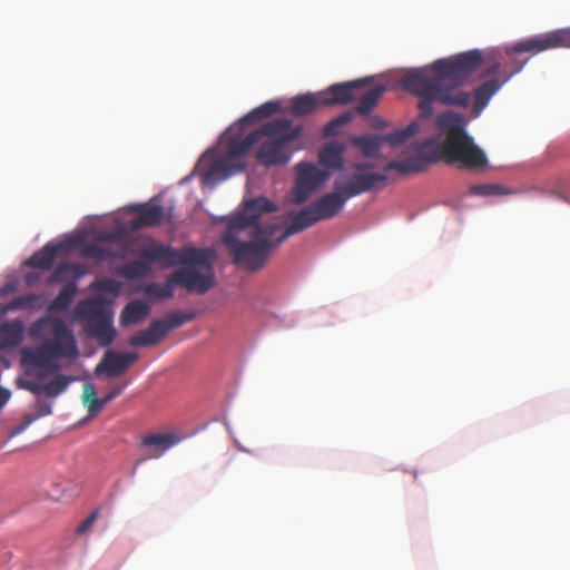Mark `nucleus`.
<instances>
[{
  "label": "nucleus",
  "mask_w": 570,
  "mask_h": 570,
  "mask_svg": "<svg viewBox=\"0 0 570 570\" xmlns=\"http://www.w3.org/2000/svg\"><path fill=\"white\" fill-rule=\"evenodd\" d=\"M480 50H469L450 58L434 61L424 68L407 71L401 82L403 88L420 98L419 110L423 118L433 114V102L466 107L471 95L461 90L469 77L483 63ZM489 61V59H485Z\"/></svg>",
  "instance_id": "obj_1"
},
{
  "label": "nucleus",
  "mask_w": 570,
  "mask_h": 570,
  "mask_svg": "<svg viewBox=\"0 0 570 570\" xmlns=\"http://www.w3.org/2000/svg\"><path fill=\"white\" fill-rule=\"evenodd\" d=\"M276 210L274 203L261 196L244 200L242 208L227 218L222 239L234 264L253 272L263 268L272 250L279 245L273 237L281 226L263 223L262 216Z\"/></svg>",
  "instance_id": "obj_2"
},
{
  "label": "nucleus",
  "mask_w": 570,
  "mask_h": 570,
  "mask_svg": "<svg viewBox=\"0 0 570 570\" xmlns=\"http://www.w3.org/2000/svg\"><path fill=\"white\" fill-rule=\"evenodd\" d=\"M141 254L149 261L161 263L166 267L183 265L184 267L170 274V281L190 293L205 294L216 284L213 269L216 252L212 248L177 249L157 240H150L141 248Z\"/></svg>",
  "instance_id": "obj_3"
},
{
  "label": "nucleus",
  "mask_w": 570,
  "mask_h": 570,
  "mask_svg": "<svg viewBox=\"0 0 570 570\" xmlns=\"http://www.w3.org/2000/svg\"><path fill=\"white\" fill-rule=\"evenodd\" d=\"M65 358H19V374L14 379L18 389L28 391L38 399L33 404L37 419L50 415L52 402L40 399L55 400L62 394L68 386L83 379L80 370L66 373Z\"/></svg>",
  "instance_id": "obj_4"
},
{
  "label": "nucleus",
  "mask_w": 570,
  "mask_h": 570,
  "mask_svg": "<svg viewBox=\"0 0 570 570\" xmlns=\"http://www.w3.org/2000/svg\"><path fill=\"white\" fill-rule=\"evenodd\" d=\"M436 128L444 135L443 141L433 147L449 164H458L461 168L481 170L487 168L485 153L474 144L468 135L465 118L456 112L445 111L438 116Z\"/></svg>",
  "instance_id": "obj_5"
},
{
  "label": "nucleus",
  "mask_w": 570,
  "mask_h": 570,
  "mask_svg": "<svg viewBox=\"0 0 570 570\" xmlns=\"http://www.w3.org/2000/svg\"><path fill=\"white\" fill-rule=\"evenodd\" d=\"M301 128L293 127L286 118L265 122L257 129L258 141L265 138L256 153L258 163L265 166L285 165L289 161V145L301 136Z\"/></svg>",
  "instance_id": "obj_6"
},
{
  "label": "nucleus",
  "mask_w": 570,
  "mask_h": 570,
  "mask_svg": "<svg viewBox=\"0 0 570 570\" xmlns=\"http://www.w3.org/2000/svg\"><path fill=\"white\" fill-rule=\"evenodd\" d=\"M30 334L37 338H46L39 353L23 348L20 356H79L75 336L60 318L46 316L36 321L30 327Z\"/></svg>",
  "instance_id": "obj_7"
},
{
  "label": "nucleus",
  "mask_w": 570,
  "mask_h": 570,
  "mask_svg": "<svg viewBox=\"0 0 570 570\" xmlns=\"http://www.w3.org/2000/svg\"><path fill=\"white\" fill-rule=\"evenodd\" d=\"M234 127H230L225 138V151L220 159L215 161L203 175L204 185H216L229 176L245 170L243 158L252 147L258 142L257 129L242 138L240 135H233Z\"/></svg>",
  "instance_id": "obj_8"
},
{
  "label": "nucleus",
  "mask_w": 570,
  "mask_h": 570,
  "mask_svg": "<svg viewBox=\"0 0 570 570\" xmlns=\"http://www.w3.org/2000/svg\"><path fill=\"white\" fill-rule=\"evenodd\" d=\"M76 318L86 320V331L101 346L110 345L116 337V330L112 326V312L98 298H86L80 301L75 309Z\"/></svg>",
  "instance_id": "obj_9"
},
{
  "label": "nucleus",
  "mask_w": 570,
  "mask_h": 570,
  "mask_svg": "<svg viewBox=\"0 0 570 570\" xmlns=\"http://www.w3.org/2000/svg\"><path fill=\"white\" fill-rule=\"evenodd\" d=\"M195 317L193 312L174 311L163 320L151 322L147 330L139 332L130 338L132 346H151L157 344L171 330H175Z\"/></svg>",
  "instance_id": "obj_10"
},
{
  "label": "nucleus",
  "mask_w": 570,
  "mask_h": 570,
  "mask_svg": "<svg viewBox=\"0 0 570 570\" xmlns=\"http://www.w3.org/2000/svg\"><path fill=\"white\" fill-rule=\"evenodd\" d=\"M438 138H428L415 147V155L404 160H391L384 166V173L396 170L401 175H410L425 170L429 165L439 160V154L433 147Z\"/></svg>",
  "instance_id": "obj_11"
},
{
  "label": "nucleus",
  "mask_w": 570,
  "mask_h": 570,
  "mask_svg": "<svg viewBox=\"0 0 570 570\" xmlns=\"http://www.w3.org/2000/svg\"><path fill=\"white\" fill-rule=\"evenodd\" d=\"M544 35L535 36L532 38L524 39L522 41H519L512 46H507L500 51H498L497 59L484 69L483 77H491L494 75H499L501 72L502 65H504L505 68L511 67L512 69L510 71H507L505 69L502 71L503 79L502 82H507L513 75L521 71L523 66L527 63L528 59H520L518 58L519 53H531L537 55L541 51H534V50H520L521 45L529 40L538 39L543 37Z\"/></svg>",
  "instance_id": "obj_12"
},
{
  "label": "nucleus",
  "mask_w": 570,
  "mask_h": 570,
  "mask_svg": "<svg viewBox=\"0 0 570 570\" xmlns=\"http://www.w3.org/2000/svg\"><path fill=\"white\" fill-rule=\"evenodd\" d=\"M296 169L297 177L294 187V200L296 204H302L328 179L330 174L311 163H299Z\"/></svg>",
  "instance_id": "obj_13"
},
{
  "label": "nucleus",
  "mask_w": 570,
  "mask_h": 570,
  "mask_svg": "<svg viewBox=\"0 0 570 570\" xmlns=\"http://www.w3.org/2000/svg\"><path fill=\"white\" fill-rule=\"evenodd\" d=\"M386 180L387 175L385 173L356 171L354 175L350 176L346 181L342 183L341 180L336 179L335 184L337 185V188H340L344 194L345 198L348 199L351 197L370 191L374 188H382Z\"/></svg>",
  "instance_id": "obj_14"
},
{
  "label": "nucleus",
  "mask_w": 570,
  "mask_h": 570,
  "mask_svg": "<svg viewBox=\"0 0 570 570\" xmlns=\"http://www.w3.org/2000/svg\"><path fill=\"white\" fill-rule=\"evenodd\" d=\"M373 82L372 77H365L348 82L334 83L327 89L321 91L323 105H346L355 98V89L370 86Z\"/></svg>",
  "instance_id": "obj_15"
},
{
  "label": "nucleus",
  "mask_w": 570,
  "mask_h": 570,
  "mask_svg": "<svg viewBox=\"0 0 570 570\" xmlns=\"http://www.w3.org/2000/svg\"><path fill=\"white\" fill-rule=\"evenodd\" d=\"M180 442V438L174 432L149 433L140 439V448L147 453V459H158L166 451Z\"/></svg>",
  "instance_id": "obj_16"
},
{
  "label": "nucleus",
  "mask_w": 570,
  "mask_h": 570,
  "mask_svg": "<svg viewBox=\"0 0 570 570\" xmlns=\"http://www.w3.org/2000/svg\"><path fill=\"white\" fill-rule=\"evenodd\" d=\"M346 200L344 194L334 183V190L325 194L312 203L311 206L320 220H326L334 217L343 208Z\"/></svg>",
  "instance_id": "obj_17"
},
{
  "label": "nucleus",
  "mask_w": 570,
  "mask_h": 570,
  "mask_svg": "<svg viewBox=\"0 0 570 570\" xmlns=\"http://www.w3.org/2000/svg\"><path fill=\"white\" fill-rule=\"evenodd\" d=\"M559 47L570 48V28L558 29L544 33L541 38L529 40L521 45L520 50L546 51Z\"/></svg>",
  "instance_id": "obj_18"
},
{
  "label": "nucleus",
  "mask_w": 570,
  "mask_h": 570,
  "mask_svg": "<svg viewBox=\"0 0 570 570\" xmlns=\"http://www.w3.org/2000/svg\"><path fill=\"white\" fill-rule=\"evenodd\" d=\"M291 224L286 227L283 234L277 238V244H282L289 236L303 232L304 229L313 226L320 222L317 215L314 213L311 205L304 207L298 212H293L289 215Z\"/></svg>",
  "instance_id": "obj_19"
},
{
  "label": "nucleus",
  "mask_w": 570,
  "mask_h": 570,
  "mask_svg": "<svg viewBox=\"0 0 570 570\" xmlns=\"http://www.w3.org/2000/svg\"><path fill=\"white\" fill-rule=\"evenodd\" d=\"M134 210L137 213L131 223L135 229L158 226L164 219V207L157 204L136 205Z\"/></svg>",
  "instance_id": "obj_20"
},
{
  "label": "nucleus",
  "mask_w": 570,
  "mask_h": 570,
  "mask_svg": "<svg viewBox=\"0 0 570 570\" xmlns=\"http://www.w3.org/2000/svg\"><path fill=\"white\" fill-rule=\"evenodd\" d=\"M137 358H101L95 368V374L105 380H111L125 374Z\"/></svg>",
  "instance_id": "obj_21"
},
{
  "label": "nucleus",
  "mask_w": 570,
  "mask_h": 570,
  "mask_svg": "<svg viewBox=\"0 0 570 570\" xmlns=\"http://www.w3.org/2000/svg\"><path fill=\"white\" fill-rule=\"evenodd\" d=\"M322 107L325 106L322 102L321 91L298 95L291 100V112L296 117L311 115Z\"/></svg>",
  "instance_id": "obj_22"
},
{
  "label": "nucleus",
  "mask_w": 570,
  "mask_h": 570,
  "mask_svg": "<svg viewBox=\"0 0 570 570\" xmlns=\"http://www.w3.org/2000/svg\"><path fill=\"white\" fill-rule=\"evenodd\" d=\"M23 340V324L20 320L0 323V350L13 348Z\"/></svg>",
  "instance_id": "obj_23"
},
{
  "label": "nucleus",
  "mask_w": 570,
  "mask_h": 570,
  "mask_svg": "<svg viewBox=\"0 0 570 570\" xmlns=\"http://www.w3.org/2000/svg\"><path fill=\"white\" fill-rule=\"evenodd\" d=\"M67 247L65 243L47 244L27 261V265L48 271L53 266L58 254Z\"/></svg>",
  "instance_id": "obj_24"
},
{
  "label": "nucleus",
  "mask_w": 570,
  "mask_h": 570,
  "mask_svg": "<svg viewBox=\"0 0 570 570\" xmlns=\"http://www.w3.org/2000/svg\"><path fill=\"white\" fill-rule=\"evenodd\" d=\"M346 150V145L342 141H331L320 150L318 159L321 165L333 168L342 169L344 165L343 154Z\"/></svg>",
  "instance_id": "obj_25"
},
{
  "label": "nucleus",
  "mask_w": 570,
  "mask_h": 570,
  "mask_svg": "<svg viewBox=\"0 0 570 570\" xmlns=\"http://www.w3.org/2000/svg\"><path fill=\"white\" fill-rule=\"evenodd\" d=\"M504 82L498 78L484 81L474 90L473 111L478 116L488 105L492 96L502 87Z\"/></svg>",
  "instance_id": "obj_26"
},
{
  "label": "nucleus",
  "mask_w": 570,
  "mask_h": 570,
  "mask_svg": "<svg viewBox=\"0 0 570 570\" xmlns=\"http://www.w3.org/2000/svg\"><path fill=\"white\" fill-rule=\"evenodd\" d=\"M385 91L386 86L384 85H376L372 87L362 95L357 106L355 107V111L362 116L368 115L377 106L381 97Z\"/></svg>",
  "instance_id": "obj_27"
},
{
  "label": "nucleus",
  "mask_w": 570,
  "mask_h": 570,
  "mask_svg": "<svg viewBox=\"0 0 570 570\" xmlns=\"http://www.w3.org/2000/svg\"><path fill=\"white\" fill-rule=\"evenodd\" d=\"M150 307L142 301L135 299L128 303L121 312L120 323L122 325L136 324L144 320Z\"/></svg>",
  "instance_id": "obj_28"
},
{
  "label": "nucleus",
  "mask_w": 570,
  "mask_h": 570,
  "mask_svg": "<svg viewBox=\"0 0 570 570\" xmlns=\"http://www.w3.org/2000/svg\"><path fill=\"white\" fill-rule=\"evenodd\" d=\"M279 104L277 101H268L259 107L253 109L250 112H248L246 116H244L236 125V127H239L240 129H244L245 126L255 124L264 118H267L278 111Z\"/></svg>",
  "instance_id": "obj_29"
},
{
  "label": "nucleus",
  "mask_w": 570,
  "mask_h": 570,
  "mask_svg": "<svg viewBox=\"0 0 570 570\" xmlns=\"http://www.w3.org/2000/svg\"><path fill=\"white\" fill-rule=\"evenodd\" d=\"M351 142L358 147L365 157L373 158L380 153L383 140L381 135H363L353 137Z\"/></svg>",
  "instance_id": "obj_30"
},
{
  "label": "nucleus",
  "mask_w": 570,
  "mask_h": 570,
  "mask_svg": "<svg viewBox=\"0 0 570 570\" xmlns=\"http://www.w3.org/2000/svg\"><path fill=\"white\" fill-rule=\"evenodd\" d=\"M140 255L142 254L140 253ZM149 263L153 262L141 256L140 259H136L121 266L119 274L127 279H137L144 277L150 272Z\"/></svg>",
  "instance_id": "obj_31"
},
{
  "label": "nucleus",
  "mask_w": 570,
  "mask_h": 570,
  "mask_svg": "<svg viewBox=\"0 0 570 570\" xmlns=\"http://www.w3.org/2000/svg\"><path fill=\"white\" fill-rule=\"evenodd\" d=\"M77 293V285L75 282H70L66 284L59 294L56 296V298L49 304L48 311L49 312H57V311H63L67 309Z\"/></svg>",
  "instance_id": "obj_32"
},
{
  "label": "nucleus",
  "mask_w": 570,
  "mask_h": 570,
  "mask_svg": "<svg viewBox=\"0 0 570 570\" xmlns=\"http://www.w3.org/2000/svg\"><path fill=\"white\" fill-rule=\"evenodd\" d=\"M81 401L90 415H96L104 409L102 401L98 397L97 391L90 382L83 384Z\"/></svg>",
  "instance_id": "obj_33"
},
{
  "label": "nucleus",
  "mask_w": 570,
  "mask_h": 570,
  "mask_svg": "<svg viewBox=\"0 0 570 570\" xmlns=\"http://www.w3.org/2000/svg\"><path fill=\"white\" fill-rule=\"evenodd\" d=\"M177 286L176 282L170 281V275L164 284L150 283L145 287V294L155 301L166 299L174 296V288Z\"/></svg>",
  "instance_id": "obj_34"
},
{
  "label": "nucleus",
  "mask_w": 570,
  "mask_h": 570,
  "mask_svg": "<svg viewBox=\"0 0 570 570\" xmlns=\"http://www.w3.org/2000/svg\"><path fill=\"white\" fill-rule=\"evenodd\" d=\"M419 130V126L415 122L409 124L406 127L402 129H397L394 132L381 135L383 144H389L390 146L396 147L405 142L409 138L414 136Z\"/></svg>",
  "instance_id": "obj_35"
},
{
  "label": "nucleus",
  "mask_w": 570,
  "mask_h": 570,
  "mask_svg": "<svg viewBox=\"0 0 570 570\" xmlns=\"http://www.w3.org/2000/svg\"><path fill=\"white\" fill-rule=\"evenodd\" d=\"M469 191L473 195L482 197L503 196L513 194V190L500 184L471 185L469 187Z\"/></svg>",
  "instance_id": "obj_36"
},
{
  "label": "nucleus",
  "mask_w": 570,
  "mask_h": 570,
  "mask_svg": "<svg viewBox=\"0 0 570 570\" xmlns=\"http://www.w3.org/2000/svg\"><path fill=\"white\" fill-rule=\"evenodd\" d=\"M353 120V112L345 111L340 116L333 118L323 128V135L325 137H335L340 135L342 128L348 125Z\"/></svg>",
  "instance_id": "obj_37"
},
{
  "label": "nucleus",
  "mask_w": 570,
  "mask_h": 570,
  "mask_svg": "<svg viewBox=\"0 0 570 570\" xmlns=\"http://www.w3.org/2000/svg\"><path fill=\"white\" fill-rule=\"evenodd\" d=\"M82 254L86 257L101 259V261L120 257V255L114 254L111 252V249L96 245V244H89V245L85 246Z\"/></svg>",
  "instance_id": "obj_38"
},
{
  "label": "nucleus",
  "mask_w": 570,
  "mask_h": 570,
  "mask_svg": "<svg viewBox=\"0 0 570 570\" xmlns=\"http://www.w3.org/2000/svg\"><path fill=\"white\" fill-rule=\"evenodd\" d=\"M79 265L75 263L59 264L52 273V281H65L69 275L78 276Z\"/></svg>",
  "instance_id": "obj_39"
},
{
  "label": "nucleus",
  "mask_w": 570,
  "mask_h": 570,
  "mask_svg": "<svg viewBox=\"0 0 570 570\" xmlns=\"http://www.w3.org/2000/svg\"><path fill=\"white\" fill-rule=\"evenodd\" d=\"M40 299V295L30 293L14 297L12 304L14 309L31 308L35 307Z\"/></svg>",
  "instance_id": "obj_40"
},
{
  "label": "nucleus",
  "mask_w": 570,
  "mask_h": 570,
  "mask_svg": "<svg viewBox=\"0 0 570 570\" xmlns=\"http://www.w3.org/2000/svg\"><path fill=\"white\" fill-rule=\"evenodd\" d=\"M99 515L98 510H94L85 520H82L76 528L75 532L78 535H82L87 533L92 524L96 522L97 518Z\"/></svg>",
  "instance_id": "obj_41"
},
{
  "label": "nucleus",
  "mask_w": 570,
  "mask_h": 570,
  "mask_svg": "<svg viewBox=\"0 0 570 570\" xmlns=\"http://www.w3.org/2000/svg\"><path fill=\"white\" fill-rule=\"evenodd\" d=\"M128 385V381L125 382V383H121V384H118L116 385L115 387H112L106 395H104L101 397V401H102V406L105 407L106 404H108L109 402H111L115 397H117L118 395H120L124 390L126 389V386Z\"/></svg>",
  "instance_id": "obj_42"
},
{
  "label": "nucleus",
  "mask_w": 570,
  "mask_h": 570,
  "mask_svg": "<svg viewBox=\"0 0 570 570\" xmlns=\"http://www.w3.org/2000/svg\"><path fill=\"white\" fill-rule=\"evenodd\" d=\"M99 288L104 292L117 294L119 291V285L112 279H105L100 283Z\"/></svg>",
  "instance_id": "obj_43"
},
{
  "label": "nucleus",
  "mask_w": 570,
  "mask_h": 570,
  "mask_svg": "<svg viewBox=\"0 0 570 570\" xmlns=\"http://www.w3.org/2000/svg\"><path fill=\"white\" fill-rule=\"evenodd\" d=\"M10 399H11L10 390L0 386V411L4 407V405L9 402Z\"/></svg>",
  "instance_id": "obj_44"
},
{
  "label": "nucleus",
  "mask_w": 570,
  "mask_h": 570,
  "mask_svg": "<svg viewBox=\"0 0 570 570\" xmlns=\"http://www.w3.org/2000/svg\"><path fill=\"white\" fill-rule=\"evenodd\" d=\"M353 168L355 171L370 173V170L374 168V164L370 161L356 163Z\"/></svg>",
  "instance_id": "obj_45"
},
{
  "label": "nucleus",
  "mask_w": 570,
  "mask_h": 570,
  "mask_svg": "<svg viewBox=\"0 0 570 570\" xmlns=\"http://www.w3.org/2000/svg\"><path fill=\"white\" fill-rule=\"evenodd\" d=\"M36 420H38V419H37V416L35 414H26L22 417L21 424H23V426L27 429Z\"/></svg>",
  "instance_id": "obj_46"
},
{
  "label": "nucleus",
  "mask_w": 570,
  "mask_h": 570,
  "mask_svg": "<svg viewBox=\"0 0 570 570\" xmlns=\"http://www.w3.org/2000/svg\"><path fill=\"white\" fill-rule=\"evenodd\" d=\"M36 420H38V419H37V416L35 414H26L22 417L21 424H23V426L27 429Z\"/></svg>",
  "instance_id": "obj_47"
},
{
  "label": "nucleus",
  "mask_w": 570,
  "mask_h": 570,
  "mask_svg": "<svg viewBox=\"0 0 570 570\" xmlns=\"http://www.w3.org/2000/svg\"><path fill=\"white\" fill-rule=\"evenodd\" d=\"M10 311H16L13 308L12 301L10 303H8V304H0V316L6 315Z\"/></svg>",
  "instance_id": "obj_48"
},
{
  "label": "nucleus",
  "mask_w": 570,
  "mask_h": 570,
  "mask_svg": "<svg viewBox=\"0 0 570 570\" xmlns=\"http://www.w3.org/2000/svg\"><path fill=\"white\" fill-rule=\"evenodd\" d=\"M104 356L109 357V356H136V355L134 353H115L110 350H107L105 352Z\"/></svg>",
  "instance_id": "obj_49"
},
{
  "label": "nucleus",
  "mask_w": 570,
  "mask_h": 570,
  "mask_svg": "<svg viewBox=\"0 0 570 570\" xmlns=\"http://www.w3.org/2000/svg\"><path fill=\"white\" fill-rule=\"evenodd\" d=\"M24 430H26V428L23 426V424H21V423H20L18 426H16V428H14V430H13L12 434H13V435H14V434H19V433H21V432H22V431H24Z\"/></svg>",
  "instance_id": "obj_50"
},
{
  "label": "nucleus",
  "mask_w": 570,
  "mask_h": 570,
  "mask_svg": "<svg viewBox=\"0 0 570 570\" xmlns=\"http://www.w3.org/2000/svg\"><path fill=\"white\" fill-rule=\"evenodd\" d=\"M53 499L56 500H67L70 498V495H67L65 493L60 494V495H55V494H51Z\"/></svg>",
  "instance_id": "obj_51"
},
{
  "label": "nucleus",
  "mask_w": 570,
  "mask_h": 570,
  "mask_svg": "<svg viewBox=\"0 0 570 570\" xmlns=\"http://www.w3.org/2000/svg\"><path fill=\"white\" fill-rule=\"evenodd\" d=\"M0 362H3L6 367L10 366L8 358H0Z\"/></svg>",
  "instance_id": "obj_52"
},
{
  "label": "nucleus",
  "mask_w": 570,
  "mask_h": 570,
  "mask_svg": "<svg viewBox=\"0 0 570 570\" xmlns=\"http://www.w3.org/2000/svg\"><path fill=\"white\" fill-rule=\"evenodd\" d=\"M109 237V235H100L98 238L101 240H107Z\"/></svg>",
  "instance_id": "obj_53"
}]
</instances>
